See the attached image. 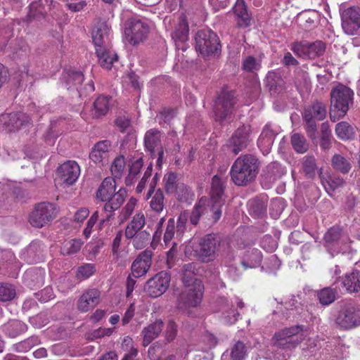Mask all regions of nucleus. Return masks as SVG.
<instances>
[{
    "label": "nucleus",
    "instance_id": "1a4fd4ad",
    "mask_svg": "<svg viewBox=\"0 0 360 360\" xmlns=\"http://www.w3.org/2000/svg\"><path fill=\"white\" fill-rule=\"evenodd\" d=\"M335 323L346 330L360 326V307L354 303L345 304L338 313Z\"/></svg>",
    "mask_w": 360,
    "mask_h": 360
},
{
    "label": "nucleus",
    "instance_id": "f704fd0d",
    "mask_svg": "<svg viewBox=\"0 0 360 360\" xmlns=\"http://www.w3.org/2000/svg\"><path fill=\"white\" fill-rule=\"evenodd\" d=\"M309 114L313 120H323L326 116V105L321 102H316L311 106L306 108L304 115Z\"/></svg>",
    "mask_w": 360,
    "mask_h": 360
},
{
    "label": "nucleus",
    "instance_id": "6e6552de",
    "mask_svg": "<svg viewBox=\"0 0 360 360\" xmlns=\"http://www.w3.org/2000/svg\"><path fill=\"white\" fill-rule=\"evenodd\" d=\"M195 49L204 56L216 55L220 51L217 35L210 30H202L195 36Z\"/></svg>",
    "mask_w": 360,
    "mask_h": 360
},
{
    "label": "nucleus",
    "instance_id": "c85d7f7f",
    "mask_svg": "<svg viewBox=\"0 0 360 360\" xmlns=\"http://www.w3.org/2000/svg\"><path fill=\"white\" fill-rule=\"evenodd\" d=\"M116 182L114 178L106 177L102 181L97 192L96 197L105 202L115 193Z\"/></svg>",
    "mask_w": 360,
    "mask_h": 360
},
{
    "label": "nucleus",
    "instance_id": "0eeeda50",
    "mask_svg": "<svg viewBox=\"0 0 360 360\" xmlns=\"http://www.w3.org/2000/svg\"><path fill=\"white\" fill-rule=\"evenodd\" d=\"M323 239L325 246L332 255L344 253L349 248V238L339 227L330 228L325 233Z\"/></svg>",
    "mask_w": 360,
    "mask_h": 360
},
{
    "label": "nucleus",
    "instance_id": "c756f323",
    "mask_svg": "<svg viewBox=\"0 0 360 360\" xmlns=\"http://www.w3.org/2000/svg\"><path fill=\"white\" fill-rule=\"evenodd\" d=\"M319 176L323 186L330 195H332L331 192L341 187L344 184V180L335 174H324L321 168L320 169Z\"/></svg>",
    "mask_w": 360,
    "mask_h": 360
},
{
    "label": "nucleus",
    "instance_id": "ea45409f",
    "mask_svg": "<svg viewBox=\"0 0 360 360\" xmlns=\"http://www.w3.org/2000/svg\"><path fill=\"white\" fill-rule=\"evenodd\" d=\"M262 253L257 249H252L250 251H248L245 255V260L242 262L243 266L247 269L254 268L260 264L262 261Z\"/></svg>",
    "mask_w": 360,
    "mask_h": 360
},
{
    "label": "nucleus",
    "instance_id": "bf43d9fd",
    "mask_svg": "<svg viewBox=\"0 0 360 360\" xmlns=\"http://www.w3.org/2000/svg\"><path fill=\"white\" fill-rule=\"evenodd\" d=\"M124 159H114L111 165V172L115 178H120L125 167Z\"/></svg>",
    "mask_w": 360,
    "mask_h": 360
},
{
    "label": "nucleus",
    "instance_id": "774afa93",
    "mask_svg": "<svg viewBox=\"0 0 360 360\" xmlns=\"http://www.w3.org/2000/svg\"><path fill=\"white\" fill-rule=\"evenodd\" d=\"M239 313L236 309L231 308L230 309L223 312L222 319L225 323L232 324L234 323L239 316Z\"/></svg>",
    "mask_w": 360,
    "mask_h": 360
},
{
    "label": "nucleus",
    "instance_id": "2eb2a0df",
    "mask_svg": "<svg viewBox=\"0 0 360 360\" xmlns=\"http://www.w3.org/2000/svg\"><path fill=\"white\" fill-rule=\"evenodd\" d=\"M169 282V274L165 271H161L147 281L144 290L150 297H158L165 292Z\"/></svg>",
    "mask_w": 360,
    "mask_h": 360
},
{
    "label": "nucleus",
    "instance_id": "72a5a7b5",
    "mask_svg": "<svg viewBox=\"0 0 360 360\" xmlns=\"http://www.w3.org/2000/svg\"><path fill=\"white\" fill-rule=\"evenodd\" d=\"M152 231L153 229L148 226L146 229L136 233V234L131 238L132 239L134 247L139 250L148 245L151 239Z\"/></svg>",
    "mask_w": 360,
    "mask_h": 360
},
{
    "label": "nucleus",
    "instance_id": "6e6d98bb",
    "mask_svg": "<svg viewBox=\"0 0 360 360\" xmlns=\"http://www.w3.org/2000/svg\"><path fill=\"white\" fill-rule=\"evenodd\" d=\"M96 272V267L92 264H85L78 267L77 271V277L79 279H86L89 278Z\"/></svg>",
    "mask_w": 360,
    "mask_h": 360
},
{
    "label": "nucleus",
    "instance_id": "a18cd8bd",
    "mask_svg": "<svg viewBox=\"0 0 360 360\" xmlns=\"http://www.w3.org/2000/svg\"><path fill=\"white\" fill-rule=\"evenodd\" d=\"M64 79L66 80L68 85H70L69 88L72 86L77 88L78 86L82 84L84 80V76L81 72L68 70L63 75Z\"/></svg>",
    "mask_w": 360,
    "mask_h": 360
},
{
    "label": "nucleus",
    "instance_id": "69168bd1",
    "mask_svg": "<svg viewBox=\"0 0 360 360\" xmlns=\"http://www.w3.org/2000/svg\"><path fill=\"white\" fill-rule=\"evenodd\" d=\"M113 332L112 328H98L92 331L88 337L89 340H95L105 336H110Z\"/></svg>",
    "mask_w": 360,
    "mask_h": 360
},
{
    "label": "nucleus",
    "instance_id": "e433bc0d",
    "mask_svg": "<svg viewBox=\"0 0 360 360\" xmlns=\"http://www.w3.org/2000/svg\"><path fill=\"white\" fill-rule=\"evenodd\" d=\"M266 86L269 91L275 93L281 89L283 86L284 82L280 74L274 71L269 72L266 78Z\"/></svg>",
    "mask_w": 360,
    "mask_h": 360
},
{
    "label": "nucleus",
    "instance_id": "ddd939ff",
    "mask_svg": "<svg viewBox=\"0 0 360 360\" xmlns=\"http://www.w3.org/2000/svg\"><path fill=\"white\" fill-rule=\"evenodd\" d=\"M290 49L298 57L314 59L323 55L326 46L321 41H316L313 43L301 41L292 43L290 45Z\"/></svg>",
    "mask_w": 360,
    "mask_h": 360
},
{
    "label": "nucleus",
    "instance_id": "3c124183",
    "mask_svg": "<svg viewBox=\"0 0 360 360\" xmlns=\"http://www.w3.org/2000/svg\"><path fill=\"white\" fill-rule=\"evenodd\" d=\"M164 195L161 189H158L150 202V207L155 212H160L164 208Z\"/></svg>",
    "mask_w": 360,
    "mask_h": 360
},
{
    "label": "nucleus",
    "instance_id": "423d86ee",
    "mask_svg": "<svg viewBox=\"0 0 360 360\" xmlns=\"http://www.w3.org/2000/svg\"><path fill=\"white\" fill-rule=\"evenodd\" d=\"M354 92L349 87L339 84L330 92L331 110L337 111L339 117H344L353 103Z\"/></svg>",
    "mask_w": 360,
    "mask_h": 360
},
{
    "label": "nucleus",
    "instance_id": "680f3d73",
    "mask_svg": "<svg viewBox=\"0 0 360 360\" xmlns=\"http://www.w3.org/2000/svg\"><path fill=\"white\" fill-rule=\"evenodd\" d=\"M177 325L173 320H169L167 323L165 332V339L169 342L174 340L177 334Z\"/></svg>",
    "mask_w": 360,
    "mask_h": 360
},
{
    "label": "nucleus",
    "instance_id": "c9c22d12",
    "mask_svg": "<svg viewBox=\"0 0 360 360\" xmlns=\"http://www.w3.org/2000/svg\"><path fill=\"white\" fill-rule=\"evenodd\" d=\"M335 134L342 140L351 139L354 136V128L347 122H341L336 124Z\"/></svg>",
    "mask_w": 360,
    "mask_h": 360
},
{
    "label": "nucleus",
    "instance_id": "864d4df0",
    "mask_svg": "<svg viewBox=\"0 0 360 360\" xmlns=\"http://www.w3.org/2000/svg\"><path fill=\"white\" fill-rule=\"evenodd\" d=\"M136 202V199L131 198L129 199V200L127 202L125 206L122 209L120 214L118 217L121 223H123L124 221L129 219V217L132 214L134 210Z\"/></svg>",
    "mask_w": 360,
    "mask_h": 360
},
{
    "label": "nucleus",
    "instance_id": "5fc2aeb1",
    "mask_svg": "<svg viewBox=\"0 0 360 360\" xmlns=\"http://www.w3.org/2000/svg\"><path fill=\"white\" fill-rule=\"evenodd\" d=\"M302 169L305 174L310 178L314 177L316 172L320 174V169L314 162V159H306L303 162Z\"/></svg>",
    "mask_w": 360,
    "mask_h": 360
},
{
    "label": "nucleus",
    "instance_id": "2f4dec72",
    "mask_svg": "<svg viewBox=\"0 0 360 360\" xmlns=\"http://www.w3.org/2000/svg\"><path fill=\"white\" fill-rule=\"evenodd\" d=\"M98 61L102 67L110 69L114 61L117 60L116 53L110 47L96 48Z\"/></svg>",
    "mask_w": 360,
    "mask_h": 360
},
{
    "label": "nucleus",
    "instance_id": "f8f14e48",
    "mask_svg": "<svg viewBox=\"0 0 360 360\" xmlns=\"http://www.w3.org/2000/svg\"><path fill=\"white\" fill-rule=\"evenodd\" d=\"M235 99L231 92L223 91L218 96L214 108L215 118L219 122L229 120L234 110Z\"/></svg>",
    "mask_w": 360,
    "mask_h": 360
},
{
    "label": "nucleus",
    "instance_id": "6ab92c4d",
    "mask_svg": "<svg viewBox=\"0 0 360 360\" xmlns=\"http://www.w3.org/2000/svg\"><path fill=\"white\" fill-rule=\"evenodd\" d=\"M22 126V113L14 112L0 115V132L11 133L19 130Z\"/></svg>",
    "mask_w": 360,
    "mask_h": 360
},
{
    "label": "nucleus",
    "instance_id": "dca6fc26",
    "mask_svg": "<svg viewBox=\"0 0 360 360\" xmlns=\"http://www.w3.org/2000/svg\"><path fill=\"white\" fill-rule=\"evenodd\" d=\"M188 34L189 27L186 16L185 14H181L174 23V30L171 34L176 49L183 51L187 49Z\"/></svg>",
    "mask_w": 360,
    "mask_h": 360
},
{
    "label": "nucleus",
    "instance_id": "f257e3e1",
    "mask_svg": "<svg viewBox=\"0 0 360 360\" xmlns=\"http://www.w3.org/2000/svg\"><path fill=\"white\" fill-rule=\"evenodd\" d=\"M226 179L216 174L213 176L210 191V200L206 205L207 199L200 198L198 205H195L188 217L191 224H198L200 218L212 219L216 223L221 217L222 207L225 204L224 194Z\"/></svg>",
    "mask_w": 360,
    "mask_h": 360
},
{
    "label": "nucleus",
    "instance_id": "a211bd4d",
    "mask_svg": "<svg viewBox=\"0 0 360 360\" xmlns=\"http://www.w3.org/2000/svg\"><path fill=\"white\" fill-rule=\"evenodd\" d=\"M80 168L74 160H67L57 169V174L60 181L68 185H72L78 179Z\"/></svg>",
    "mask_w": 360,
    "mask_h": 360
},
{
    "label": "nucleus",
    "instance_id": "37998d69",
    "mask_svg": "<svg viewBox=\"0 0 360 360\" xmlns=\"http://www.w3.org/2000/svg\"><path fill=\"white\" fill-rule=\"evenodd\" d=\"M94 117L98 118L106 115L109 109L108 98L103 96L98 97L94 103Z\"/></svg>",
    "mask_w": 360,
    "mask_h": 360
},
{
    "label": "nucleus",
    "instance_id": "4be33fe9",
    "mask_svg": "<svg viewBox=\"0 0 360 360\" xmlns=\"http://www.w3.org/2000/svg\"><path fill=\"white\" fill-rule=\"evenodd\" d=\"M100 295V292L95 288L86 290L78 300V309L82 312H86L94 308L99 302Z\"/></svg>",
    "mask_w": 360,
    "mask_h": 360
},
{
    "label": "nucleus",
    "instance_id": "39448f33",
    "mask_svg": "<svg viewBox=\"0 0 360 360\" xmlns=\"http://www.w3.org/2000/svg\"><path fill=\"white\" fill-rule=\"evenodd\" d=\"M58 209L51 202H41L34 205L28 214L27 221L34 228L41 229L49 225L57 217Z\"/></svg>",
    "mask_w": 360,
    "mask_h": 360
},
{
    "label": "nucleus",
    "instance_id": "49530a36",
    "mask_svg": "<svg viewBox=\"0 0 360 360\" xmlns=\"http://www.w3.org/2000/svg\"><path fill=\"white\" fill-rule=\"evenodd\" d=\"M337 292L331 288H325L318 292V297L321 304L328 305L336 299Z\"/></svg>",
    "mask_w": 360,
    "mask_h": 360
},
{
    "label": "nucleus",
    "instance_id": "4468645a",
    "mask_svg": "<svg viewBox=\"0 0 360 360\" xmlns=\"http://www.w3.org/2000/svg\"><path fill=\"white\" fill-rule=\"evenodd\" d=\"M250 127L244 125L238 128L232 136L228 143L224 146V151L226 155H236L238 153L247 146Z\"/></svg>",
    "mask_w": 360,
    "mask_h": 360
},
{
    "label": "nucleus",
    "instance_id": "4d7b16f0",
    "mask_svg": "<svg viewBox=\"0 0 360 360\" xmlns=\"http://www.w3.org/2000/svg\"><path fill=\"white\" fill-rule=\"evenodd\" d=\"M176 231L175 221L173 218H170L167 221V227L164 234V242L167 245L169 243L172 238H174Z\"/></svg>",
    "mask_w": 360,
    "mask_h": 360
},
{
    "label": "nucleus",
    "instance_id": "473e14b6",
    "mask_svg": "<svg viewBox=\"0 0 360 360\" xmlns=\"http://www.w3.org/2000/svg\"><path fill=\"white\" fill-rule=\"evenodd\" d=\"M127 196V191L124 188H120L117 192H115L109 199L105 200L106 203L104 205L105 212H112L118 210L124 202Z\"/></svg>",
    "mask_w": 360,
    "mask_h": 360
},
{
    "label": "nucleus",
    "instance_id": "4c0bfd02",
    "mask_svg": "<svg viewBox=\"0 0 360 360\" xmlns=\"http://www.w3.org/2000/svg\"><path fill=\"white\" fill-rule=\"evenodd\" d=\"M266 201L262 199H253L249 201L250 214L255 217H262L266 211Z\"/></svg>",
    "mask_w": 360,
    "mask_h": 360
},
{
    "label": "nucleus",
    "instance_id": "5701e85b",
    "mask_svg": "<svg viewBox=\"0 0 360 360\" xmlns=\"http://www.w3.org/2000/svg\"><path fill=\"white\" fill-rule=\"evenodd\" d=\"M276 133L272 129L271 126L266 124L258 139V146L264 155H267L274 141Z\"/></svg>",
    "mask_w": 360,
    "mask_h": 360
},
{
    "label": "nucleus",
    "instance_id": "338daca9",
    "mask_svg": "<svg viewBox=\"0 0 360 360\" xmlns=\"http://www.w3.org/2000/svg\"><path fill=\"white\" fill-rule=\"evenodd\" d=\"M43 13V2L42 0H38L31 3L29 6V17H35L38 14H41Z\"/></svg>",
    "mask_w": 360,
    "mask_h": 360
},
{
    "label": "nucleus",
    "instance_id": "8fccbe9b",
    "mask_svg": "<svg viewBox=\"0 0 360 360\" xmlns=\"http://www.w3.org/2000/svg\"><path fill=\"white\" fill-rule=\"evenodd\" d=\"M242 68L247 72H254L261 68V63L253 56H248L243 60Z\"/></svg>",
    "mask_w": 360,
    "mask_h": 360
},
{
    "label": "nucleus",
    "instance_id": "b1692460",
    "mask_svg": "<svg viewBox=\"0 0 360 360\" xmlns=\"http://www.w3.org/2000/svg\"><path fill=\"white\" fill-rule=\"evenodd\" d=\"M164 323L162 320H156L145 327L141 334L143 335V345L148 346L153 340L159 336L162 330Z\"/></svg>",
    "mask_w": 360,
    "mask_h": 360
},
{
    "label": "nucleus",
    "instance_id": "aec40b11",
    "mask_svg": "<svg viewBox=\"0 0 360 360\" xmlns=\"http://www.w3.org/2000/svg\"><path fill=\"white\" fill-rule=\"evenodd\" d=\"M152 252L145 250L134 261L131 271L134 277L139 278L147 273L151 265Z\"/></svg>",
    "mask_w": 360,
    "mask_h": 360
},
{
    "label": "nucleus",
    "instance_id": "c03bdc74",
    "mask_svg": "<svg viewBox=\"0 0 360 360\" xmlns=\"http://www.w3.org/2000/svg\"><path fill=\"white\" fill-rule=\"evenodd\" d=\"M143 159H136L129 164V174L125 179L127 186H131L143 167Z\"/></svg>",
    "mask_w": 360,
    "mask_h": 360
},
{
    "label": "nucleus",
    "instance_id": "9d476101",
    "mask_svg": "<svg viewBox=\"0 0 360 360\" xmlns=\"http://www.w3.org/2000/svg\"><path fill=\"white\" fill-rule=\"evenodd\" d=\"M148 33V25L140 19H130L126 24L124 29L125 39L133 46L143 42L147 38Z\"/></svg>",
    "mask_w": 360,
    "mask_h": 360
},
{
    "label": "nucleus",
    "instance_id": "7ed1b4c3",
    "mask_svg": "<svg viewBox=\"0 0 360 360\" xmlns=\"http://www.w3.org/2000/svg\"><path fill=\"white\" fill-rule=\"evenodd\" d=\"M258 159H236L231 169V179L237 186H245L253 181L258 169Z\"/></svg>",
    "mask_w": 360,
    "mask_h": 360
},
{
    "label": "nucleus",
    "instance_id": "cd10ccee",
    "mask_svg": "<svg viewBox=\"0 0 360 360\" xmlns=\"http://www.w3.org/2000/svg\"><path fill=\"white\" fill-rule=\"evenodd\" d=\"M342 284L348 292H358L360 291V271L352 270L347 274L342 279Z\"/></svg>",
    "mask_w": 360,
    "mask_h": 360
},
{
    "label": "nucleus",
    "instance_id": "412c9836",
    "mask_svg": "<svg viewBox=\"0 0 360 360\" xmlns=\"http://www.w3.org/2000/svg\"><path fill=\"white\" fill-rule=\"evenodd\" d=\"M161 138V132L155 129L148 130L145 135L146 148L151 153L152 155H155L157 151L158 158H162L164 155V152L160 147Z\"/></svg>",
    "mask_w": 360,
    "mask_h": 360
},
{
    "label": "nucleus",
    "instance_id": "bb28decb",
    "mask_svg": "<svg viewBox=\"0 0 360 360\" xmlns=\"http://www.w3.org/2000/svg\"><path fill=\"white\" fill-rule=\"evenodd\" d=\"M198 273V264L196 262H189L185 264L181 269V281L184 286H189L193 285L195 281H201L196 278Z\"/></svg>",
    "mask_w": 360,
    "mask_h": 360
},
{
    "label": "nucleus",
    "instance_id": "58836bf2",
    "mask_svg": "<svg viewBox=\"0 0 360 360\" xmlns=\"http://www.w3.org/2000/svg\"><path fill=\"white\" fill-rule=\"evenodd\" d=\"M291 144L293 149L300 154L306 153L309 148V143L304 135L295 133L291 136Z\"/></svg>",
    "mask_w": 360,
    "mask_h": 360
},
{
    "label": "nucleus",
    "instance_id": "393cba45",
    "mask_svg": "<svg viewBox=\"0 0 360 360\" xmlns=\"http://www.w3.org/2000/svg\"><path fill=\"white\" fill-rule=\"evenodd\" d=\"M145 225L146 217L143 213H136L126 226L124 231L126 238H131L135 236V234H136V233L143 231Z\"/></svg>",
    "mask_w": 360,
    "mask_h": 360
},
{
    "label": "nucleus",
    "instance_id": "20e7f679",
    "mask_svg": "<svg viewBox=\"0 0 360 360\" xmlns=\"http://www.w3.org/2000/svg\"><path fill=\"white\" fill-rule=\"evenodd\" d=\"M221 242V237L217 234L205 235L200 239L198 244L193 245L194 256L203 263L213 262L218 255Z\"/></svg>",
    "mask_w": 360,
    "mask_h": 360
},
{
    "label": "nucleus",
    "instance_id": "052dcab7",
    "mask_svg": "<svg viewBox=\"0 0 360 360\" xmlns=\"http://www.w3.org/2000/svg\"><path fill=\"white\" fill-rule=\"evenodd\" d=\"M176 198L180 201H186L190 194L189 188L182 182H180L177 187H176L174 193Z\"/></svg>",
    "mask_w": 360,
    "mask_h": 360
},
{
    "label": "nucleus",
    "instance_id": "de8ad7c7",
    "mask_svg": "<svg viewBox=\"0 0 360 360\" xmlns=\"http://www.w3.org/2000/svg\"><path fill=\"white\" fill-rule=\"evenodd\" d=\"M164 181L165 188L167 194H173L175 192L176 187L181 182L174 172L167 174L164 177Z\"/></svg>",
    "mask_w": 360,
    "mask_h": 360
},
{
    "label": "nucleus",
    "instance_id": "79ce46f5",
    "mask_svg": "<svg viewBox=\"0 0 360 360\" xmlns=\"http://www.w3.org/2000/svg\"><path fill=\"white\" fill-rule=\"evenodd\" d=\"M82 245L83 242L80 239L74 238L65 241L61 247V253L63 255L76 254L80 250Z\"/></svg>",
    "mask_w": 360,
    "mask_h": 360
},
{
    "label": "nucleus",
    "instance_id": "a19ab883",
    "mask_svg": "<svg viewBox=\"0 0 360 360\" xmlns=\"http://www.w3.org/2000/svg\"><path fill=\"white\" fill-rule=\"evenodd\" d=\"M111 150L110 142L104 140L98 142L91 150L89 158H103L108 155V153Z\"/></svg>",
    "mask_w": 360,
    "mask_h": 360
},
{
    "label": "nucleus",
    "instance_id": "603ef678",
    "mask_svg": "<svg viewBox=\"0 0 360 360\" xmlns=\"http://www.w3.org/2000/svg\"><path fill=\"white\" fill-rule=\"evenodd\" d=\"M310 116L309 114L303 115L306 122L305 129L307 135L312 141H314L316 139V124L315 120L311 119Z\"/></svg>",
    "mask_w": 360,
    "mask_h": 360
},
{
    "label": "nucleus",
    "instance_id": "e2e57ef3",
    "mask_svg": "<svg viewBox=\"0 0 360 360\" xmlns=\"http://www.w3.org/2000/svg\"><path fill=\"white\" fill-rule=\"evenodd\" d=\"M245 355V345L241 342H238L232 349L231 358L233 360H243Z\"/></svg>",
    "mask_w": 360,
    "mask_h": 360
},
{
    "label": "nucleus",
    "instance_id": "a878e982",
    "mask_svg": "<svg viewBox=\"0 0 360 360\" xmlns=\"http://www.w3.org/2000/svg\"><path fill=\"white\" fill-rule=\"evenodd\" d=\"M348 19L343 20L342 27L347 34H353V30L360 27V11L354 8L346 11Z\"/></svg>",
    "mask_w": 360,
    "mask_h": 360
},
{
    "label": "nucleus",
    "instance_id": "f3484780",
    "mask_svg": "<svg viewBox=\"0 0 360 360\" xmlns=\"http://www.w3.org/2000/svg\"><path fill=\"white\" fill-rule=\"evenodd\" d=\"M92 39L96 48L110 47L111 25L108 22H99L92 31Z\"/></svg>",
    "mask_w": 360,
    "mask_h": 360
},
{
    "label": "nucleus",
    "instance_id": "7c9ffc66",
    "mask_svg": "<svg viewBox=\"0 0 360 360\" xmlns=\"http://www.w3.org/2000/svg\"><path fill=\"white\" fill-rule=\"evenodd\" d=\"M233 11L238 18V26L246 27L250 25L251 18L243 0H237L233 7Z\"/></svg>",
    "mask_w": 360,
    "mask_h": 360
},
{
    "label": "nucleus",
    "instance_id": "09e8293b",
    "mask_svg": "<svg viewBox=\"0 0 360 360\" xmlns=\"http://www.w3.org/2000/svg\"><path fill=\"white\" fill-rule=\"evenodd\" d=\"M15 296V289L8 283H0V301L11 300Z\"/></svg>",
    "mask_w": 360,
    "mask_h": 360
},
{
    "label": "nucleus",
    "instance_id": "f03ea898",
    "mask_svg": "<svg viewBox=\"0 0 360 360\" xmlns=\"http://www.w3.org/2000/svg\"><path fill=\"white\" fill-rule=\"evenodd\" d=\"M302 326L284 328L274 334L271 339L273 351L276 358L289 356L288 352L296 347L304 339Z\"/></svg>",
    "mask_w": 360,
    "mask_h": 360
},
{
    "label": "nucleus",
    "instance_id": "13d9d810",
    "mask_svg": "<svg viewBox=\"0 0 360 360\" xmlns=\"http://www.w3.org/2000/svg\"><path fill=\"white\" fill-rule=\"evenodd\" d=\"M188 219V213L187 212H182L180 213L176 226V236L178 237L182 236L183 233L185 232Z\"/></svg>",
    "mask_w": 360,
    "mask_h": 360
},
{
    "label": "nucleus",
    "instance_id": "0e129e2a",
    "mask_svg": "<svg viewBox=\"0 0 360 360\" xmlns=\"http://www.w3.org/2000/svg\"><path fill=\"white\" fill-rule=\"evenodd\" d=\"M332 165L342 173H347L351 169V164L347 159H332Z\"/></svg>",
    "mask_w": 360,
    "mask_h": 360
},
{
    "label": "nucleus",
    "instance_id": "9b49d317",
    "mask_svg": "<svg viewBox=\"0 0 360 360\" xmlns=\"http://www.w3.org/2000/svg\"><path fill=\"white\" fill-rule=\"evenodd\" d=\"M204 287L202 281H195L193 285L184 286L179 297V307H195L202 300Z\"/></svg>",
    "mask_w": 360,
    "mask_h": 360
}]
</instances>
